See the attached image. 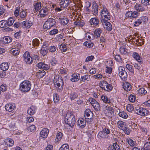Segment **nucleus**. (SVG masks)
Masks as SVG:
<instances>
[{"instance_id":"obj_15","label":"nucleus","mask_w":150,"mask_h":150,"mask_svg":"<svg viewBox=\"0 0 150 150\" xmlns=\"http://www.w3.org/2000/svg\"><path fill=\"white\" fill-rule=\"evenodd\" d=\"M59 81H60V83L57 82L55 83L54 84L55 85H56L58 87L56 88L57 90L60 92L62 90L63 88L64 82L63 80H61Z\"/></svg>"},{"instance_id":"obj_6","label":"nucleus","mask_w":150,"mask_h":150,"mask_svg":"<svg viewBox=\"0 0 150 150\" xmlns=\"http://www.w3.org/2000/svg\"><path fill=\"white\" fill-rule=\"evenodd\" d=\"M139 14V13L137 11L133 12L132 11H128L126 13L125 16L126 18H136Z\"/></svg>"},{"instance_id":"obj_41","label":"nucleus","mask_w":150,"mask_h":150,"mask_svg":"<svg viewBox=\"0 0 150 150\" xmlns=\"http://www.w3.org/2000/svg\"><path fill=\"white\" fill-rule=\"evenodd\" d=\"M50 25V23L48 21H47L44 24L43 28L45 29H49L51 28Z\"/></svg>"},{"instance_id":"obj_35","label":"nucleus","mask_w":150,"mask_h":150,"mask_svg":"<svg viewBox=\"0 0 150 150\" xmlns=\"http://www.w3.org/2000/svg\"><path fill=\"white\" fill-rule=\"evenodd\" d=\"M90 79V76L85 75L83 76H81L80 80L83 82H84L86 80L89 81Z\"/></svg>"},{"instance_id":"obj_39","label":"nucleus","mask_w":150,"mask_h":150,"mask_svg":"<svg viewBox=\"0 0 150 150\" xmlns=\"http://www.w3.org/2000/svg\"><path fill=\"white\" fill-rule=\"evenodd\" d=\"M60 49L62 52H65L67 50L66 45L65 44H62L60 46Z\"/></svg>"},{"instance_id":"obj_58","label":"nucleus","mask_w":150,"mask_h":150,"mask_svg":"<svg viewBox=\"0 0 150 150\" xmlns=\"http://www.w3.org/2000/svg\"><path fill=\"white\" fill-rule=\"evenodd\" d=\"M125 133L128 135H129L130 132L131 130L128 127H124L123 128Z\"/></svg>"},{"instance_id":"obj_7","label":"nucleus","mask_w":150,"mask_h":150,"mask_svg":"<svg viewBox=\"0 0 150 150\" xmlns=\"http://www.w3.org/2000/svg\"><path fill=\"white\" fill-rule=\"evenodd\" d=\"M101 21L106 29L109 31H110L112 29L111 24L106 19H101Z\"/></svg>"},{"instance_id":"obj_60","label":"nucleus","mask_w":150,"mask_h":150,"mask_svg":"<svg viewBox=\"0 0 150 150\" xmlns=\"http://www.w3.org/2000/svg\"><path fill=\"white\" fill-rule=\"evenodd\" d=\"M61 23L62 25H66L69 22V19H61Z\"/></svg>"},{"instance_id":"obj_11","label":"nucleus","mask_w":150,"mask_h":150,"mask_svg":"<svg viewBox=\"0 0 150 150\" xmlns=\"http://www.w3.org/2000/svg\"><path fill=\"white\" fill-rule=\"evenodd\" d=\"M49 130L47 128H44L40 132V137L44 139L46 138L48 134Z\"/></svg>"},{"instance_id":"obj_20","label":"nucleus","mask_w":150,"mask_h":150,"mask_svg":"<svg viewBox=\"0 0 150 150\" xmlns=\"http://www.w3.org/2000/svg\"><path fill=\"white\" fill-rule=\"evenodd\" d=\"M123 88L126 91H129L131 89L132 86L130 83L128 82H125L123 85Z\"/></svg>"},{"instance_id":"obj_64","label":"nucleus","mask_w":150,"mask_h":150,"mask_svg":"<svg viewBox=\"0 0 150 150\" xmlns=\"http://www.w3.org/2000/svg\"><path fill=\"white\" fill-rule=\"evenodd\" d=\"M57 61L56 59L55 58H53L51 61V63L52 66H54L57 63Z\"/></svg>"},{"instance_id":"obj_47","label":"nucleus","mask_w":150,"mask_h":150,"mask_svg":"<svg viewBox=\"0 0 150 150\" xmlns=\"http://www.w3.org/2000/svg\"><path fill=\"white\" fill-rule=\"evenodd\" d=\"M69 146L68 144H63L60 148L59 150H68Z\"/></svg>"},{"instance_id":"obj_45","label":"nucleus","mask_w":150,"mask_h":150,"mask_svg":"<svg viewBox=\"0 0 150 150\" xmlns=\"http://www.w3.org/2000/svg\"><path fill=\"white\" fill-rule=\"evenodd\" d=\"M102 131L106 134H109L110 133V130L107 127H106L105 126H103L102 127Z\"/></svg>"},{"instance_id":"obj_40","label":"nucleus","mask_w":150,"mask_h":150,"mask_svg":"<svg viewBox=\"0 0 150 150\" xmlns=\"http://www.w3.org/2000/svg\"><path fill=\"white\" fill-rule=\"evenodd\" d=\"M138 92L139 94L144 95L147 92L144 88H141L138 90Z\"/></svg>"},{"instance_id":"obj_2","label":"nucleus","mask_w":150,"mask_h":150,"mask_svg":"<svg viewBox=\"0 0 150 150\" xmlns=\"http://www.w3.org/2000/svg\"><path fill=\"white\" fill-rule=\"evenodd\" d=\"M31 87V85L29 81H24L21 83L20 90L23 92H26L30 90Z\"/></svg>"},{"instance_id":"obj_38","label":"nucleus","mask_w":150,"mask_h":150,"mask_svg":"<svg viewBox=\"0 0 150 150\" xmlns=\"http://www.w3.org/2000/svg\"><path fill=\"white\" fill-rule=\"evenodd\" d=\"M27 13L26 10L21 11L19 13L20 16L21 18H25L27 16Z\"/></svg>"},{"instance_id":"obj_30","label":"nucleus","mask_w":150,"mask_h":150,"mask_svg":"<svg viewBox=\"0 0 150 150\" xmlns=\"http://www.w3.org/2000/svg\"><path fill=\"white\" fill-rule=\"evenodd\" d=\"M133 57L138 62L141 63V59L138 53L135 52L133 54Z\"/></svg>"},{"instance_id":"obj_14","label":"nucleus","mask_w":150,"mask_h":150,"mask_svg":"<svg viewBox=\"0 0 150 150\" xmlns=\"http://www.w3.org/2000/svg\"><path fill=\"white\" fill-rule=\"evenodd\" d=\"M69 4V0H61L59 4L61 8H64L67 7Z\"/></svg>"},{"instance_id":"obj_42","label":"nucleus","mask_w":150,"mask_h":150,"mask_svg":"<svg viewBox=\"0 0 150 150\" xmlns=\"http://www.w3.org/2000/svg\"><path fill=\"white\" fill-rule=\"evenodd\" d=\"M117 125L119 126V127L122 129H123V126L125 125V122L123 121L120 120L117 123Z\"/></svg>"},{"instance_id":"obj_12","label":"nucleus","mask_w":150,"mask_h":150,"mask_svg":"<svg viewBox=\"0 0 150 150\" xmlns=\"http://www.w3.org/2000/svg\"><path fill=\"white\" fill-rule=\"evenodd\" d=\"M97 137L99 139H105L108 138L109 137V136L108 134L105 133L102 131H100L98 133Z\"/></svg>"},{"instance_id":"obj_10","label":"nucleus","mask_w":150,"mask_h":150,"mask_svg":"<svg viewBox=\"0 0 150 150\" xmlns=\"http://www.w3.org/2000/svg\"><path fill=\"white\" fill-rule=\"evenodd\" d=\"M102 17H104L105 18L110 19V16L109 13L106 8H104L100 14Z\"/></svg>"},{"instance_id":"obj_48","label":"nucleus","mask_w":150,"mask_h":150,"mask_svg":"<svg viewBox=\"0 0 150 150\" xmlns=\"http://www.w3.org/2000/svg\"><path fill=\"white\" fill-rule=\"evenodd\" d=\"M127 110L129 112H131L134 109L133 106L131 105L128 104L127 106Z\"/></svg>"},{"instance_id":"obj_61","label":"nucleus","mask_w":150,"mask_h":150,"mask_svg":"<svg viewBox=\"0 0 150 150\" xmlns=\"http://www.w3.org/2000/svg\"><path fill=\"white\" fill-rule=\"evenodd\" d=\"M141 3L146 6L150 4V0H142Z\"/></svg>"},{"instance_id":"obj_50","label":"nucleus","mask_w":150,"mask_h":150,"mask_svg":"<svg viewBox=\"0 0 150 150\" xmlns=\"http://www.w3.org/2000/svg\"><path fill=\"white\" fill-rule=\"evenodd\" d=\"M78 95L75 92H72L71 93L70 95V98L71 100H74L75 98L77 97Z\"/></svg>"},{"instance_id":"obj_31","label":"nucleus","mask_w":150,"mask_h":150,"mask_svg":"<svg viewBox=\"0 0 150 150\" xmlns=\"http://www.w3.org/2000/svg\"><path fill=\"white\" fill-rule=\"evenodd\" d=\"M96 111H98L100 110V105L96 101L92 105Z\"/></svg>"},{"instance_id":"obj_34","label":"nucleus","mask_w":150,"mask_h":150,"mask_svg":"<svg viewBox=\"0 0 150 150\" xmlns=\"http://www.w3.org/2000/svg\"><path fill=\"white\" fill-rule=\"evenodd\" d=\"M101 99L103 102L105 103H110V99L106 96H102Z\"/></svg>"},{"instance_id":"obj_57","label":"nucleus","mask_w":150,"mask_h":150,"mask_svg":"<svg viewBox=\"0 0 150 150\" xmlns=\"http://www.w3.org/2000/svg\"><path fill=\"white\" fill-rule=\"evenodd\" d=\"M126 68L131 72H134V70L132 68V66L129 64H127L126 66Z\"/></svg>"},{"instance_id":"obj_53","label":"nucleus","mask_w":150,"mask_h":150,"mask_svg":"<svg viewBox=\"0 0 150 150\" xmlns=\"http://www.w3.org/2000/svg\"><path fill=\"white\" fill-rule=\"evenodd\" d=\"M128 144L131 146H134L135 145V142L131 139H129L128 140Z\"/></svg>"},{"instance_id":"obj_21","label":"nucleus","mask_w":150,"mask_h":150,"mask_svg":"<svg viewBox=\"0 0 150 150\" xmlns=\"http://www.w3.org/2000/svg\"><path fill=\"white\" fill-rule=\"evenodd\" d=\"M11 39L9 37H5L2 39L1 41L4 44H7L11 41Z\"/></svg>"},{"instance_id":"obj_1","label":"nucleus","mask_w":150,"mask_h":150,"mask_svg":"<svg viewBox=\"0 0 150 150\" xmlns=\"http://www.w3.org/2000/svg\"><path fill=\"white\" fill-rule=\"evenodd\" d=\"M64 121L66 124L72 127L74 126L76 122L75 116L72 113L69 112L64 117Z\"/></svg>"},{"instance_id":"obj_8","label":"nucleus","mask_w":150,"mask_h":150,"mask_svg":"<svg viewBox=\"0 0 150 150\" xmlns=\"http://www.w3.org/2000/svg\"><path fill=\"white\" fill-rule=\"evenodd\" d=\"M98 5L95 2H93V3L91 11L92 13L95 16L98 15Z\"/></svg>"},{"instance_id":"obj_32","label":"nucleus","mask_w":150,"mask_h":150,"mask_svg":"<svg viewBox=\"0 0 150 150\" xmlns=\"http://www.w3.org/2000/svg\"><path fill=\"white\" fill-rule=\"evenodd\" d=\"M72 78L71 79V81L73 82L77 81L79 80L78 75L76 74H74L71 76Z\"/></svg>"},{"instance_id":"obj_17","label":"nucleus","mask_w":150,"mask_h":150,"mask_svg":"<svg viewBox=\"0 0 150 150\" xmlns=\"http://www.w3.org/2000/svg\"><path fill=\"white\" fill-rule=\"evenodd\" d=\"M33 25V22L29 20L23 21L22 23L23 27L27 28H29Z\"/></svg>"},{"instance_id":"obj_44","label":"nucleus","mask_w":150,"mask_h":150,"mask_svg":"<svg viewBox=\"0 0 150 150\" xmlns=\"http://www.w3.org/2000/svg\"><path fill=\"white\" fill-rule=\"evenodd\" d=\"M118 114L120 117L123 118H126L128 117L127 114L124 112H120Z\"/></svg>"},{"instance_id":"obj_16","label":"nucleus","mask_w":150,"mask_h":150,"mask_svg":"<svg viewBox=\"0 0 150 150\" xmlns=\"http://www.w3.org/2000/svg\"><path fill=\"white\" fill-rule=\"evenodd\" d=\"M48 9L45 7H43L40 11V16L42 17H45L48 13Z\"/></svg>"},{"instance_id":"obj_46","label":"nucleus","mask_w":150,"mask_h":150,"mask_svg":"<svg viewBox=\"0 0 150 150\" xmlns=\"http://www.w3.org/2000/svg\"><path fill=\"white\" fill-rule=\"evenodd\" d=\"M48 50H49V51L52 52H55L57 50H58V49L57 48L56 46L54 45L49 47Z\"/></svg>"},{"instance_id":"obj_5","label":"nucleus","mask_w":150,"mask_h":150,"mask_svg":"<svg viewBox=\"0 0 150 150\" xmlns=\"http://www.w3.org/2000/svg\"><path fill=\"white\" fill-rule=\"evenodd\" d=\"M23 59L27 64H31L33 62L32 58L30 56L29 52L26 51L23 55Z\"/></svg>"},{"instance_id":"obj_37","label":"nucleus","mask_w":150,"mask_h":150,"mask_svg":"<svg viewBox=\"0 0 150 150\" xmlns=\"http://www.w3.org/2000/svg\"><path fill=\"white\" fill-rule=\"evenodd\" d=\"M6 143L9 146H13L14 144V142L13 140L11 139H8L6 140Z\"/></svg>"},{"instance_id":"obj_62","label":"nucleus","mask_w":150,"mask_h":150,"mask_svg":"<svg viewBox=\"0 0 150 150\" xmlns=\"http://www.w3.org/2000/svg\"><path fill=\"white\" fill-rule=\"evenodd\" d=\"M48 21L50 23V25L51 27L55 25L56 23L55 19H50Z\"/></svg>"},{"instance_id":"obj_23","label":"nucleus","mask_w":150,"mask_h":150,"mask_svg":"<svg viewBox=\"0 0 150 150\" xmlns=\"http://www.w3.org/2000/svg\"><path fill=\"white\" fill-rule=\"evenodd\" d=\"M0 69L3 71H6L9 68V66L7 63H2L0 66Z\"/></svg>"},{"instance_id":"obj_59","label":"nucleus","mask_w":150,"mask_h":150,"mask_svg":"<svg viewBox=\"0 0 150 150\" xmlns=\"http://www.w3.org/2000/svg\"><path fill=\"white\" fill-rule=\"evenodd\" d=\"M63 80L62 77L59 78V76L56 75L54 76V83H55L58 82V81L59 80Z\"/></svg>"},{"instance_id":"obj_43","label":"nucleus","mask_w":150,"mask_h":150,"mask_svg":"<svg viewBox=\"0 0 150 150\" xmlns=\"http://www.w3.org/2000/svg\"><path fill=\"white\" fill-rule=\"evenodd\" d=\"M127 50L126 49L122 46L120 48V52L122 54H126L127 53Z\"/></svg>"},{"instance_id":"obj_29","label":"nucleus","mask_w":150,"mask_h":150,"mask_svg":"<svg viewBox=\"0 0 150 150\" xmlns=\"http://www.w3.org/2000/svg\"><path fill=\"white\" fill-rule=\"evenodd\" d=\"M35 112L34 107L33 106H31L28 110L27 113L30 115H33Z\"/></svg>"},{"instance_id":"obj_52","label":"nucleus","mask_w":150,"mask_h":150,"mask_svg":"<svg viewBox=\"0 0 150 150\" xmlns=\"http://www.w3.org/2000/svg\"><path fill=\"white\" fill-rule=\"evenodd\" d=\"M53 100L54 103H57L59 101V96L58 94H55L54 95Z\"/></svg>"},{"instance_id":"obj_25","label":"nucleus","mask_w":150,"mask_h":150,"mask_svg":"<svg viewBox=\"0 0 150 150\" xmlns=\"http://www.w3.org/2000/svg\"><path fill=\"white\" fill-rule=\"evenodd\" d=\"M102 30L100 28H97L94 31V35L96 38L99 37Z\"/></svg>"},{"instance_id":"obj_51","label":"nucleus","mask_w":150,"mask_h":150,"mask_svg":"<svg viewBox=\"0 0 150 150\" xmlns=\"http://www.w3.org/2000/svg\"><path fill=\"white\" fill-rule=\"evenodd\" d=\"M135 99L136 96L134 95H131L129 97V101L132 103H133L135 101Z\"/></svg>"},{"instance_id":"obj_63","label":"nucleus","mask_w":150,"mask_h":150,"mask_svg":"<svg viewBox=\"0 0 150 150\" xmlns=\"http://www.w3.org/2000/svg\"><path fill=\"white\" fill-rule=\"evenodd\" d=\"M58 32V30L56 29H54L50 32V35H53L57 33Z\"/></svg>"},{"instance_id":"obj_28","label":"nucleus","mask_w":150,"mask_h":150,"mask_svg":"<svg viewBox=\"0 0 150 150\" xmlns=\"http://www.w3.org/2000/svg\"><path fill=\"white\" fill-rule=\"evenodd\" d=\"M5 108L7 111L11 112L14 109V107L11 104H8L6 105Z\"/></svg>"},{"instance_id":"obj_55","label":"nucleus","mask_w":150,"mask_h":150,"mask_svg":"<svg viewBox=\"0 0 150 150\" xmlns=\"http://www.w3.org/2000/svg\"><path fill=\"white\" fill-rule=\"evenodd\" d=\"M62 133L61 132H60L57 134L56 137V138L57 139V141H59L60 140L62 137Z\"/></svg>"},{"instance_id":"obj_27","label":"nucleus","mask_w":150,"mask_h":150,"mask_svg":"<svg viewBox=\"0 0 150 150\" xmlns=\"http://www.w3.org/2000/svg\"><path fill=\"white\" fill-rule=\"evenodd\" d=\"M105 109L107 110L109 115H112L114 114V110L112 107L110 106L109 107L106 106L105 108Z\"/></svg>"},{"instance_id":"obj_26","label":"nucleus","mask_w":150,"mask_h":150,"mask_svg":"<svg viewBox=\"0 0 150 150\" xmlns=\"http://www.w3.org/2000/svg\"><path fill=\"white\" fill-rule=\"evenodd\" d=\"M119 75L122 80H125L127 77V72L125 71L123 72L119 73Z\"/></svg>"},{"instance_id":"obj_13","label":"nucleus","mask_w":150,"mask_h":150,"mask_svg":"<svg viewBox=\"0 0 150 150\" xmlns=\"http://www.w3.org/2000/svg\"><path fill=\"white\" fill-rule=\"evenodd\" d=\"M136 112L138 115L142 116H145L148 114L147 110L146 109L142 108H140L139 109L137 110Z\"/></svg>"},{"instance_id":"obj_56","label":"nucleus","mask_w":150,"mask_h":150,"mask_svg":"<svg viewBox=\"0 0 150 150\" xmlns=\"http://www.w3.org/2000/svg\"><path fill=\"white\" fill-rule=\"evenodd\" d=\"M32 44L34 46H38L39 44V41L38 39H34L33 41Z\"/></svg>"},{"instance_id":"obj_19","label":"nucleus","mask_w":150,"mask_h":150,"mask_svg":"<svg viewBox=\"0 0 150 150\" xmlns=\"http://www.w3.org/2000/svg\"><path fill=\"white\" fill-rule=\"evenodd\" d=\"M91 3L89 1H86L85 3L84 7V10L85 11L88 13L90 12V11L88 8L91 6Z\"/></svg>"},{"instance_id":"obj_49","label":"nucleus","mask_w":150,"mask_h":150,"mask_svg":"<svg viewBox=\"0 0 150 150\" xmlns=\"http://www.w3.org/2000/svg\"><path fill=\"white\" fill-rule=\"evenodd\" d=\"M28 130L31 132H34L36 130L35 126V125H32L28 128Z\"/></svg>"},{"instance_id":"obj_54","label":"nucleus","mask_w":150,"mask_h":150,"mask_svg":"<svg viewBox=\"0 0 150 150\" xmlns=\"http://www.w3.org/2000/svg\"><path fill=\"white\" fill-rule=\"evenodd\" d=\"M142 149L150 150V142H146L144 145V148Z\"/></svg>"},{"instance_id":"obj_33","label":"nucleus","mask_w":150,"mask_h":150,"mask_svg":"<svg viewBox=\"0 0 150 150\" xmlns=\"http://www.w3.org/2000/svg\"><path fill=\"white\" fill-rule=\"evenodd\" d=\"M89 22L91 25H97L99 24V19H90Z\"/></svg>"},{"instance_id":"obj_3","label":"nucleus","mask_w":150,"mask_h":150,"mask_svg":"<svg viewBox=\"0 0 150 150\" xmlns=\"http://www.w3.org/2000/svg\"><path fill=\"white\" fill-rule=\"evenodd\" d=\"M84 116L87 121L91 122L93 120V114L90 109H87L86 110Z\"/></svg>"},{"instance_id":"obj_9","label":"nucleus","mask_w":150,"mask_h":150,"mask_svg":"<svg viewBox=\"0 0 150 150\" xmlns=\"http://www.w3.org/2000/svg\"><path fill=\"white\" fill-rule=\"evenodd\" d=\"M86 120H85L83 118H79L77 122V125L81 128H84L86 125Z\"/></svg>"},{"instance_id":"obj_22","label":"nucleus","mask_w":150,"mask_h":150,"mask_svg":"<svg viewBox=\"0 0 150 150\" xmlns=\"http://www.w3.org/2000/svg\"><path fill=\"white\" fill-rule=\"evenodd\" d=\"M74 25L80 26H83L85 24L84 21L82 19H76V21L74 23Z\"/></svg>"},{"instance_id":"obj_4","label":"nucleus","mask_w":150,"mask_h":150,"mask_svg":"<svg viewBox=\"0 0 150 150\" xmlns=\"http://www.w3.org/2000/svg\"><path fill=\"white\" fill-rule=\"evenodd\" d=\"M100 83V86L103 89L108 91L112 90V86L108 83L107 81H103Z\"/></svg>"},{"instance_id":"obj_36","label":"nucleus","mask_w":150,"mask_h":150,"mask_svg":"<svg viewBox=\"0 0 150 150\" xmlns=\"http://www.w3.org/2000/svg\"><path fill=\"white\" fill-rule=\"evenodd\" d=\"M7 26V21L6 20H3L0 21V27L4 28Z\"/></svg>"},{"instance_id":"obj_18","label":"nucleus","mask_w":150,"mask_h":150,"mask_svg":"<svg viewBox=\"0 0 150 150\" xmlns=\"http://www.w3.org/2000/svg\"><path fill=\"white\" fill-rule=\"evenodd\" d=\"M134 8L139 11H144L145 8L144 6L142 4L136 3L134 6Z\"/></svg>"},{"instance_id":"obj_24","label":"nucleus","mask_w":150,"mask_h":150,"mask_svg":"<svg viewBox=\"0 0 150 150\" xmlns=\"http://www.w3.org/2000/svg\"><path fill=\"white\" fill-rule=\"evenodd\" d=\"M34 8L35 11H38L40 10L41 8V2H37L36 3L34 4Z\"/></svg>"}]
</instances>
